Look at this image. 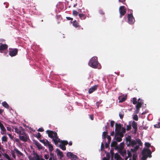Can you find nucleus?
I'll list each match as a JSON object with an SVG mask.
<instances>
[{"label": "nucleus", "mask_w": 160, "mask_h": 160, "mask_svg": "<svg viewBox=\"0 0 160 160\" xmlns=\"http://www.w3.org/2000/svg\"><path fill=\"white\" fill-rule=\"evenodd\" d=\"M126 142L128 146L134 147V149H131L130 150H138L139 148V145H137V142L135 140L132 139L131 137L130 136H128L126 137Z\"/></svg>", "instance_id": "1"}, {"label": "nucleus", "mask_w": 160, "mask_h": 160, "mask_svg": "<svg viewBox=\"0 0 160 160\" xmlns=\"http://www.w3.org/2000/svg\"><path fill=\"white\" fill-rule=\"evenodd\" d=\"M46 132L48 137L52 139L55 145H57L59 142L60 139L58 138L57 133L55 132L49 130H47Z\"/></svg>", "instance_id": "2"}, {"label": "nucleus", "mask_w": 160, "mask_h": 160, "mask_svg": "<svg viewBox=\"0 0 160 160\" xmlns=\"http://www.w3.org/2000/svg\"><path fill=\"white\" fill-rule=\"evenodd\" d=\"M98 64L97 58L95 57L92 58L88 63V65L90 67L95 68H98Z\"/></svg>", "instance_id": "3"}, {"label": "nucleus", "mask_w": 160, "mask_h": 160, "mask_svg": "<svg viewBox=\"0 0 160 160\" xmlns=\"http://www.w3.org/2000/svg\"><path fill=\"white\" fill-rule=\"evenodd\" d=\"M152 152L151 151H142L141 154L142 157L141 158V160H146L148 157L150 158L152 157Z\"/></svg>", "instance_id": "4"}, {"label": "nucleus", "mask_w": 160, "mask_h": 160, "mask_svg": "<svg viewBox=\"0 0 160 160\" xmlns=\"http://www.w3.org/2000/svg\"><path fill=\"white\" fill-rule=\"evenodd\" d=\"M59 144L57 145L60 148L62 149V150H66V148L65 146L68 144V142L66 140H61L60 139Z\"/></svg>", "instance_id": "5"}, {"label": "nucleus", "mask_w": 160, "mask_h": 160, "mask_svg": "<svg viewBox=\"0 0 160 160\" xmlns=\"http://www.w3.org/2000/svg\"><path fill=\"white\" fill-rule=\"evenodd\" d=\"M143 104V100L139 98L138 100V102L136 106V110L135 113L138 114L139 113L140 108L141 107L142 105Z\"/></svg>", "instance_id": "6"}, {"label": "nucleus", "mask_w": 160, "mask_h": 160, "mask_svg": "<svg viewBox=\"0 0 160 160\" xmlns=\"http://www.w3.org/2000/svg\"><path fill=\"white\" fill-rule=\"evenodd\" d=\"M13 128L15 129V132L19 134V135L23 134L24 133V130L22 127H19L18 128L15 127Z\"/></svg>", "instance_id": "7"}, {"label": "nucleus", "mask_w": 160, "mask_h": 160, "mask_svg": "<svg viewBox=\"0 0 160 160\" xmlns=\"http://www.w3.org/2000/svg\"><path fill=\"white\" fill-rule=\"evenodd\" d=\"M9 55L12 57L15 56L18 54V49L17 48H9Z\"/></svg>", "instance_id": "8"}, {"label": "nucleus", "mask_w": 160, "mask_h": 160, "mask_svg": "<svg viewBox=\"0 0 160 160\" xmlns=\"http://www.w3.org/2000/svg\"><path fill=\"white\" fill-rule=\"evenodd\" d=\"M19 138L21 140L25 142H27L29 139L28 135L26 134L25 132L23 134L19 136Z\"/></svg>", "instance_id": "9"}, {"label": "nucleus", "mask_w": 160, "mask_h": 160, "mask_svg": "<svg viewBox=\"0 0 160 160\" xmlns=\"http://www.w3.org/2000/svg\"><path fill=\"white\" fill-rule=\"evenodd\" d=\"M124 6H121L119 8L120 18H121L122 16H124L126 14V10Z\"/></svg>", "instance_id": "10"}, {"label": "nucleus", "mask_w": 160, "mask_h": 160, "mask_svg": "<svg viewBox=\"0 0 160 160\" xmlns=\"http://www.w3.org/2000/svg\"><path fill=\"white\" fill-rule=\"evenodd\" d=\"M128 22L130 24H133L134 22V19L132 14L128 15Z\"/></svg>", "instance_id": "11"}, {"label": "nucleus", "mask_w": 160, "mask_h": 160, "mask_svg": "<svg viewBox=\"0 0 160 160\" xmlns=\"http://www.w3.org/2000/svg\"><path fill=\"white\" fill-rule=\"evenodd\" d=\"M104 151L105 152V153H106V157H105L107 158H108L109 159L111 156V158L112 159L113 158L114 154L113 152L114 151H110V154L108 153H107L106 151Z\"/></svg>", "instance_id": "12"}, {"label": "nucleus", "mask_w": 160, "mask_h": 160, "mask_svg": "<svg viewBox=\"0 0 160 160\" xmlns=\"http://www.w3.org/2000/svg\"><path fill=\"white\" fill-rule=\"evenodd\" d=\"M67 156L68 158L75 160H76L78 158L77 156L76 155L73 154L71 152H68L67 153Z\"/></svg>", "instance_id": "13"}, {"label": "nucleus", "mask_w": 160, "mask_h": 160, "mask_svg": "<svg viewBox=\"0 0 160 160\" xmlns=\"http://www.w3.org/2000/svg\"><path fill=\"white\" fill-rule=\"evenodd\" d=\"M132 126L134 129V133L136 134L138 130V125L137 123L133 121L132 122Z\"/></svg>", "instance_id": "14"}, {"label": "nucleus", "mask_w": 160, "mask_h": 160, "mask_svg": "<svg viewBox=\"0 0 160 160\" xmlns=\"http://www.w3.org/2000/svg\"><path fill=\"white\" fill-rule=\"evenodd\" d=\"M8 45L6 44H2L0 45V52L2 53L3 51L8 49Z\"/></svg>", "instance_id": "15"}, {"label": "nucleus", "mask_w": 160, "mask_h": 160, "mask_svg": "<svg viewBox=\"0 0 160 160\" xmlns=\"http://www.w3.org/2000/svg\"><path fill=\"white\" fill-rule=\"evenodd\" d=\"M121 128V125L120 124L116 123L115 124V133L120 132Z\"/></svg>", "instance_id": "16"}, {"label": "nucleus", "mask_w": 160, "mask_h": 160, "mask_svg": "<svg viewBox=\"0 0 160 160\" xmlns=\"http://www.w3.org/2000/svg\"><path fill=\"white\" fill-rule=\"evenodd\" d=\"M98 86V85H95L92 87L91 88L89 89L88 93L89 94L92 93L93 92L97 89Z\"/></svg>", "instance_id": "17"}, {"label": "nucleus", "mask_w": 160, "mask_h": 160, "mask_svg": "<svg viewBox=\"0 0 160 160\" xmlns=\"http://www.w3.org/2000/svg\"><path fill=\"white\" fill-rule=\"evenodd\" d=\"M0 128L1 130V133L2 134H4L6 133V130L4 127L3 124L0 122Z\"/></svg>", "instance_id": "18"}, {"label": "nucleus", "mask_w": 160, "mask_h": 160, "mask_svg": "<svg viewBox=\"0 0 160 160\" xmlns=\"http://www.w3.org/2000/svg\"><path fill=\"white\" fill-rule=\"evenodd\" d=\"M127 98V96H121L118 97V99L119 100V102H122L125 101Z\"/></svg>", "instance_id": "19"}, {"label": "nucleus", "mask_w": 160, "mask_h": 160, "mask_svg": "<svg viewBox=\"0 0 160 160\" xmlns=\"http://www.w3.org/2000/svg\"><path fill=\"white\" fill-rule=\"evenodd\" d=\"M117 142L116 141H112L111 142V146L112 148L114 147L116 150L118 149V146H117Z\"/></svg>", "instance_id": "20"}, {"label": "nucleus", "mask_w": 160, "mask_h": 160, "mask_svg": "<svg viewBox=\"0 0 160 160\" xmlns=\"http://www.w3.org/2000/svg\"><path fill=\"white\" fill-rule=\"evenodd\" d=\"M133 151V153L132 156V160H137L138 154L137 153V151Z\"/></svg>", "instance_id": "21"}, {"label": "nucleus", "mask_w": 160, "mask_h": 160, "mask_svg": "<svg viewBox=\"0 0 160 160\" xmlns=\"http://www.w3.org/2000/svg\"><path fill=\"white\" fill-rule=\"evenodd\" d=\"M145 145L146 147L147 148H148L150 147H151L150 144L148 142H146L145 143ZM142 150H150L148 148H144Z\"/></svg>", "instance_id": "22"}, {"label": "nucleus", "mask_w": 160, "mask_h": 160, "mask_svg": "<svg viewBox=\"0 0 160 160\" xmlns=\"http://www.w3.org/2000/svg\"><path fill=\"white\" fill-rule=\"evenodd\" d=\"M47 146H48L49 148V150H53V146L52 145L49 143V142L48 140H46Z\"/></svg>", "instance_id": "23"}, {"label": "nucleus", "mask_w": 160, "mask_h": 160, "mask_svg": "<svg viewBox=\"0 0 160 160\" xmlns=\"http://www.w3.org/2000/svg\"><path fill=\"white\" fill-rule=\"evenodd\" d=\"M78 15L81 20H84L86 18V15L83 14H79Z\"/></svg>", "instance_id": "24"}, {"label": "nucleus", "mask_w": 160, "mask_h": 160, "mask_svg": "<svg viewBox=\"0 0 160 160\" xmlns=\"http://www.w3.org/2000/svg\"><path fill=\"white\" fill-rule=\"evenodd\" d=\"M119 136L120 137L122 138L123 136V134L122 132H117L115 133V138L117 136Z\"/></svg>", "instance_id": "25"}, {"label": "nucleus", "mask_w": 160, "mask_h": 160, "mask_svg": "<svg viewBox=\"0 0 160 160\" xmlns=\"http://www.w3.org/2000/svg\"><path fill=\"white\" fill-rule=\"evenodd\" d=\"M57 152V154L58 156H59L60 158H61L63 157V153L60 151H56Z\"/></svg>", "instance_id": "26"}, {"label": "nucleus", "mask_w": 160, "mask_h": 160, "mask_svg": "<svg viewBox=\"0 0 160 160\" xmlns=\"http://www.w3.org/2000/svg\"><path fill=\"white\" fill-rule=\"evenodd\" d=\"M115 159H116L117 160H120L121 159V160H123L122 159V158L120 155L118 153H116L115 154Z\"/></svg>", "instance_id": "27"}, {"label": "nucleus", "mask_w": 160, "mask_h": 160, "mask_svg": "<svg viewBox=\"0 0 160 160\" xmlns=\"http://www.w3.org/2000/svg\"><path fill=\"white\" fill-rule=\"evenodd\" d=\"M2 105L3 107L7 108H9V106L6 102H3L2 103Z\"/></svg>", "instance_id": "28"}, {"label": "nucleus", "mask_w": 160, "mask_h": 160, "mask_svg": "<svg viewBox=\"0 0 160 160\" xmlns=\"http://www.w3.org/2000/svg\"><path fill=\"white\" fill-rule=\"evenodd\" d=\"M35 158L36 160H45L42 158H40L39 155L37 153L36 154Z\"/></svg>", "instance_id": "29"}, {"label": "nucleus", "mask_w": 160, "mask_h": 160, "mask_svg": "<svg viewBox=\"0 0 160 160\" xmlns=\"http://www.w3.org/2000/svg\"><path fill=\"white\" fill-rule=\"evenodd\" d=\"M72 25L76 28L78 27L79 26L78 23L76 21V20L73 21Z\"/></svg>", "instance_id": "30"}, {"label": "nucleus", "mask_w": 160, "mask_h": 160, "mask_svg": "<svg viewBox=\"0 0 160 160\" xmlns=\"http://www.w3.org/2000/svg\"><path fill=\"white\" fill-rule=\"evenodd\" d=\"M2 143L3 142H7L8 140V138L6 136H3L2 138Z\"/></svg>", "instance_id": "31"}, {"label": "nucleus", "mask_w": 160, "mask_h": 160, "mask_svg": "<svg viewBox=\"0 0 160 160\" xmlns=\"http://www.w3.org/2000/svg\"><path fill=\"white\" fill-rule=\"evenodd\" d=\"M36 146L38 147V148L39 149H42V147L41 145L38 142H37L35 143Z\"/></svg>", "instance_id": "32"}, {"label": "nucleus", "mask_w": 160, "mask_h": 160, "mask_svg": "<svg viewBox=\"0 0 160 160\" xmlns=\"http://www.w3.org/2000/svg\"><path fill=\"white\" fill-rule=\"evenodd\" d=\"M108 133V132L106 131L103 132L102 134V138L103 139H105L106 138V136Z\"/></svg>", "instance_id": "33"}, {"label": "nucleus", "mask_w": 160, "mask_h": 160, "mask_svg": "<svg viewBox=\"0 0 160 160\" xmlns=\"http://www.w3.org/2000/svg\"><path fill=\"white\" fill-rule=\"evenodd\" d=\"M124 143L123 142L119 144L120 149L119 150H122L124 148Z\"/></svg>", "instance_id": "34"}, {"label": "nucleus", "mask_w": 160, "mask_h": 160, "mask_svg": "<svg viewBox=\"0 0 160 160\" xmlns=\"http://www.w3.org/2000/svg\"><path fill=\"white\" fill-rule=\"evenodd\" d=\"M15 151L16 153L18 156L19 155L22 156V154L19 151Z\"/></svg>", "instance_id": "35"}, {"label": "nucleus", "mask_w": 160, "mask_h": 160, "mask_svg": "<svg viewBox=\"0 0 160 160\" xmlns=\"http://www.w3.org/2000/svg\"><path fill=\"white\" fill-rule=\"evenodd\" d=\"M124 115V113L123 112H121L119 113V116L120 118L121 119H122Z\"/></svg>", "instance_id": "36"}, {"label": "nucleus", "mask_w": 160, "mask_h": 160, "mask_svg": "<svg viewBox=\"0 0 160 160\" xmlns=\"http://www.w3.org/2000/svg\"><path fill=\"white\" fill-rule=\"evenodd\" d=\"M138 102L137 101V99L135 98H132V103L133 104L135 105L137 104Z\"/></svg>", "instance_id": "37"}, {"label": "nucleus", "mask_w": 160, "mask_h": 160, "mask_svg": "<svg viewBox=\"0 0 160 160\" xmlns=\"http://www.w3.org/2000/svg\"><path fill=\"white\" fill-rule=\"evenodd\" d=\"M116 138V141L118 142H120L122 141V138L120 137H116L115 138Z\"/></svg>", "instance_id": "38"}, {"label": "nucleus", "mask_w": 160, "mask_h": 160, "mask_svg": "<svg viewBox=\"0 0 160 160\" xmlns=\"http://www.w3.org/2000/svg\"><path fill=\"white\" fill-rule=\"evenodd\" d=\"M128 151V157H131L132 155V154L131 153V152H133V151Z\"/></svg>", "instance_id": "39"}, {"label": "nucleus", "mask_w": 160, "mask_h": 160, "mask_svg": "<svg viewBox=\"0 0 160 160\" xmlns=\"http://www.w3.org/2000/svg\"><path fill=\"white\" fill-rule=\"evenodd\" d=\"M78 12L75 10H73L72 11V14L75 16H77L78 15Z\"/></svg>", "instance_id": "40"}, {"label": "nucleus", "mask_w": 160, "mask_h": 160, "mask_svg": "<svg viewBox=\"0 0 160 160\" xmlns=\"http://www.w3.org/2000/svg\"><path fill=\"white\" fill-rule=\"evenodd\" d=\"M133 118L135 120L138 121V115L137 114L134 115L133 116Z\"/></svg>", "instance_id": "41"}, {"label": "nucleus", "mask_w": 160, "mask_h": 160, "mask_svg": "<svg viewBox=\"0 0 160 160\" xmlns=\"http://www.w3.org/2000/svg\"><path fill=\"white\" fill-rule=\"evenodd\" d=\"M12 151L11 153H12V156L14 158H16V155H15V154H16V152H15V151Z\"/></svg>", "instance_id": "42"}, {"label": "nucleus", "mask_w": 160, "mask_h": 160, "mask_svg": "<svg viewBox=\"0 0 160 160\" xmlns=\"http://www.w3.org/2000/svg\"><path fill=\"white\" fill-rule=\"evenodd\" d=\"M131 129V126L130 124L127 125L126 130L127 131H129Z\"/></svg>", "instance_id": "43"}, {"label": "nucleus", "mask_w": 160, "mask_h": 160, "mask_svg": "<svg viewBox=\"0 0 160 160\" xmlns=\"http://www.w3.org/2000/svg\"><path fill=\"white\" fill-rule=\"evenodd\" d=\"M7 134L8 135L9 138H10L11 140H12L13 139V136H12V135L11 134L7 133Z\"/></svg>", "instance_id": "44"}, {"label": "nucleus", "mask_w": 160, "mask_h": 160, "mask_svg": "<svg viewBox=\"0 0 160 160\" xmlns=\"http://www.w3.org/2000/svg\"><path fill=\"white\" fill-rule=\"evenodd\" d=\"M46 140H46V141L44 140H40V142H42V143H43L45 145L47 146L46 144Z\"/></svg>", "instance_id": "45"}, {"label": "nucleus", "mask_w": 160, "mask_h": 160, "mask_svg": "<svg viewBox=\"0 0 160 160\" xmlns=\"http://www.w3.org/2000/svg\"><path fill=\"white\" fill-rule=\"evenodd\" d=\"M107 138L108 139V141L107 142H108L110 143V142L111 141V137L109 135H108Z\"/></svg>", "instance_id": "46"}, {"label": "nucleus", "mask_w": 160, "mask_h": 160, "mask_svg": "<svg viewBox=\"0 0 160 160\" xmlns=\"http://www.w3.org/2000/svg\"><path fill=\"white\" fill-rule=\"evenodd\" d=\"M36 137L38 139L40 138L41 135L39 132H38L36 136Z\"/></svg>", "instance_id": "47"}, {"label": "nucleus", "mask_w": 160, "mask_h": 160, "mask_svg": "<svg viewBox=\"0 0 160 160\" xmlns=\"http://www.w3.org/2000/svg\"><path fill=\"white\" fill-rule=\"evenodd\" d=\"M154 127L157 128H160V122L154 125Z\"/></svg>", "instance_id": "48"}, {"label": "nucleus", "mask_w": 160, "mask_h": 160, "mask_svg": "<svg viewBox=\"0 0 160 160\" xmlns=\"http://www.w3.org/2000/svg\"><path fill=\"white\" fill-rule=\"evenodd\" d=\"M5 158H7L8 160H11L10 158L9 155L6 154H5Z\"/></svg>", "instance_id": "49"}, {"label": "nucleus", "mask_w": 160, "mask_h": 160, "mask_svg": "<svg viewBox=\"0 0 160 160\" xmlns=\"http://www.w3.org/2000/svg\"><path fill=\"white\" fill-rule=\"evenodd\" d=\"M114 122L113 121H112L110 122V126L111 127H113L114 126Z\"/></svg>", "instance_id": "50"}, {"label": "nucleus", "mask_w": 160, "mask_h": 160, "mask_svg": "<svg viewBox=\"0 0 160 160\" xmlns=\"http://www.w3.org/2000/svg\"><path fill=\"white\" fill-rule=\"evenodd\" d=\"M122 132H122V133H125L126 132V129L124 128H121Z\"/></svg>", "instance_id": "51"}, {"label": "nucleus", "mask_w": 160, "mask_h": 160, "mask_svg": "<svg viewBox=\"0 0 160 160\" xmlns=\"http://www.w3.org/2000/svg\"><path fill=\"white\" fill-rule=\"evenodd\" d=\"M110 143L108 142H106L105 143V147L106 148H107L109 147Z\"/></svg>", "instance_id": "52"}, {"label": "nucleus", "mask_w": 160, "mask_h": 160, "mask_svg": "<svg viewBox=\"0 0 160 160\" xmlns=\"http://www.w3.org/2000/svg\"><path fill=\"white\" fill-rule=\"evenodd\" d=\"M44 131V130L42 128H40L38 130V132H42Z\"/></svg>", "instance_id": "53"}, {"label": "nucleus", "mask_w": 160, "mask_h": 160, "mask_svg": "<svg viewBox=\"0 0 160 160\" xmlns=\"http://www.w3.org/2000/svg\"><path fill=\"white\" fill-rule=\"evenodd\" d=\"M137 142H138L139 145L140 146L142 145V143L140 140L139 139V140Z\"/></svg>", "instance_id": "54"}, {"label": "nucleus", "mask_w": 160, "mask_h": 160, "mask_svg": "<svg viewBox=\"0 0 160 160\" xmlns=\"http://www.w3.org/2000/svg\"><path fill=\"white\" fill-rule=\"evenodd\" d=\"M104 149V145L102 143L101 145V150H103Z\"/></svg>", "instance_id": "55"}, {"label": "nucleus", "mask_w": 160, "mask_h": 160, "mask_svg": "<svg viewBox=\"0 0 160 160\" xmlns=\"http://www.w3.org/2000/svg\"><path fill=\"white\" fill-rule=\"evenodd\" d=\"M120 153H123L124 154H126V151H118Z\"/></svg>", "instance_id": "56"}, {"label": "nucleus", "mask_w": 160, "mask_h": 160, "mask_svg": "<svg viewBox=\"0 0 160 160\" xmlns=\"http://www.w3.org/2000/svg\"><path fill=\"white\" fill-rule=\"evenodd\" d=\"M66 18L68 20H71V21L73 20V18L69 17H67Z\"/></svg>", "instance_id": "57"}, {"label": "nucleus", "mask_w": 160, "mask_h": 160, "mask_svg": "<svg viewBox=\"0 0 160 160\" xmlns=\"http://www.w3.org/2000/svg\"><path fill=\"white\" fill-rule=\"evenodd\" d=\"M101 102H97L96 103V105L97 106V108H98L99 106V104H100Z\"/></svg>", "instance_id": "58"}, {"label": "nucleus", "mask_w": 160, "mask_h": 160, "mask_svg": "<svg viewBox=\"0 0 160 160\" xmlns=\"http://www.w3.org/2000/svg\"><path fill=\"white\" fill-rule=\"evenodd\" d=\"M49 157L48 155L46 154L44 156V158L46 159H48Z\"/></svg>", "instance_id": "59"}, {"label": "nucleus", "mask_w": 160, "mask_h": 160, "mask_svg": "<svg viewBox=\"0 0 160 160\" xmlns=\"http://www.w3.org/2000/svg\"><path fill=\"white\" fill-rule=\"evenodd\" d=\"M7 130L9 131L10 132H11L12 129H11V127H7Z\"/></svg>", "instance_id": "60"}, {"label": "nucleus", "mask_w": 160, "mask_h": 160, "mask_svg": "<svg viewBox=\"0 0 160 160\" xmlns=\"http://www.w3.org/2000/svg\"><path fill=\"white\" fill-rule=\"evenodd\" d=\"M126 0H118V1L119 2H121L123 3H124V2H125Z\"/></svg>", "instance_id": "61"}, {"label": "nucleus", "mask_w": 160, "mask_h": 160, "mask_svg": "<svg viewBox=\"0 0 160 160\" xmlns=\"http://www.w3.org/2000/svg\"><path fill=\"white\" fill-rule=\"evenodd\" d=\"M35 157H32V158H29V160H35Z\"/></svg>", "instance_id": "62"}, {"label": "nucleus", "mask_w": 160, "mask_h": 160, "mask_svg": "<svg viewBox=\"0 0 160 160\" xmlns=\"http://www.w3.org/2000/svg\"><path fill=\"white\" fill-rule=\"evenodd\" d=\"M90 118L92 120H93V116L92 115H90Z\"/></svg>", "instance_id": "63"}, {"label": "nucleus", "mask_w": 160, "mask_h": 160, "mask_svg": "<svg viewBox=\"0 0 160 160\" xmlns=\"http://www.w3.org/2000/svg\"><path fill=\"white\" fill-rule=\"evenodd\" d=\"M102 160H109L108 158L106 157H104L102 159Z\"/></svg>", "instance_id": "64"}]
</instances>
